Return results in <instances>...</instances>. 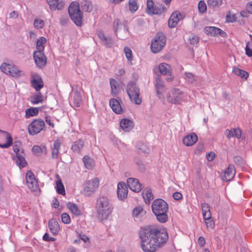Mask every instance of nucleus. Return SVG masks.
Here are the masks:
<instances>
[{
    "label": "nucleus",
    "mask_w": 252,
    "mask_h": 252,
    "mask_svg": "<svg viewBox=\"0 0 252 252\" xmlns=\"http://www.w3.org/2000/svg\"><path fill=\"white\" fill-rule=\"evenodd\" d=\"M141 245L144 252H155L157 248L161 247L168 239L166 228L154 226H147L139 232Z\"/></svg>",
    "instance_id": "f257e3e1"
},
{
    "label": "nucleus",
    "mask_w": 252,
    "mask_h": 252,
    "mask_svg": "<svg viewBox=\"0 0 252 252\" xmlns=\"http://www.w3.org/2000/svg\"><path fill=\"white\" fill-rule=\"evenodd\" d=\"M152 211L156 216L157 220L161 223L168 221L167 211L168 205L163 199L158 198L155 199L152 204Z\"/></svg>",
    "instance_id": "f03ea898"
},
{
    "label": "nucleus",
    "mask_w": 252,
    "mask_h": 252,
    "mask_svg": "<svg viewBox=\"0 0 252 252\" xmlns=\"http://www.w3.org/2000/svg\"><path fill=\"white\" fill-rule=\"evenodd\" d=\"M95 208L98 218L101 220L107 219L113 210L110 200L107 197L103 195L97 198Z\"/></svg>",
    "instance_id": "7ed1b4c3"
},
{
    "label": "nucleus",
    "mask_w": 252,
    "mask_h": 252,
    "mask_svg": "<svg viewBox=\"0 0 252 252\" xmlns=\"http://www.w3.org/2000/svg\"><path fill=\"white\" fill-rule=\"evenodd\" d=\"M126 92L132 102L137 105L141 104L142 99L140 88L136 82H129L126 85Z\"/></svg>",
    "instance_id": "20e7f679"
},
{
    "label": "nucleus",
    "mask_w": 252,
    "mask_h": 252,
    "mask_svg": "<svg viewBox=\"0 0 252 252\" xmlns=\"http://www.w3.org/2000/svg\"><path fill=\"white\" fill-rule=\"evenodd\" d=\"M68 13L71 19L76 26H82L83 14L80 10L78 2L74 1L71 3L68 7Z\"/></svg>",
    "instance_id": "39448f33"
},
{
    "label": "nucleus",
    "mask_w": 252,
    "mask_h": 252,
    "mask_svg": "<svg viewBox=\"0 0 252 252\" xmlns=\"http://www.w3.org/2000/svg\"><path fill=\"white\" fill-rule=\"evenodd\" d=\"M186 94L177 88L172 89L167 94V100L169 103L180 104L185 100Z\"/></svg>",
    "instance_id": "423d86ee"
},
{
    "label": "nucleus",
    "mask_w": 252,
    "mask_h": 252,
    "mask_svg": "<svg viewBox=\"0 0 252 252\" xmlns=\"http://www.w3.org/2000/svg\"><path fill=\"white\" fill-rule=\"evenodd\" d=\"M0 68L1 71L15 78H19L25 74L23 70L19 69L18 67L12 63H3L0 66Z\"/></svg>",
    "instance_id": "0eeeda50"
},
{
    "label": "nucleus",
    "mask_w": 252,
    "mask_h": 252,
    "mask_svg": "<svg viewBox=\"0 0 252 252\" xmlns=\"http://www.w3.org/2000/svg\"><path fill=\"white\" fill-rule=\"evenodd\" d=\"M166 41V37L162 32L157 33L151 42V51L154 53L159 52L165 45Z\"/></svg>",
    "instance_id": "6e6552de"
},
{
    "label": "nucleus",
    "mask_w": 252,
    "mask_h": 252,
    "mask_svg": "<svg viewBox=\"0 0 252 252\" xmlns=\"http://www.w3.org/2000/svg\"><path fill=\"white\" fill-rule=\"evenodd\" d=\"M155 1L156 4L155 3L154 0H147L146 11L148 14L160 15L166 11L164 5L159 4L157 0Z\"/></svg>",
    "instance_id": "1a4fd4ad"
},
{
    "label": "nucleus",
    "mask_w": 252,
    "mask_h": 252,
    "mask_svg": "<svg viewBox=\"0 0 252 252\" xmlns=\"http://www.w3.org/2000/svg\"><path fill=\"white\" fill-rule=\"evenodd\" d=\"M113 29L116 35L120 39L124 40L128 37V29L125 25L122 24L118 19L114 21Z\"/></svg>",
    "instance_id": "9d476101"
},
{
    "label": "nucleus",
    "mask_w": 252,
    "mask_h": 252,
    "mask_svg": "<svg viewBox=\"0 0 252 252\" xmlns=\"http://www.w3.org/2000/svg\"><path fill=\"white\" fill-rule=\"evenodd\" d=\"M42 130H45V125L41 119L34 120L28 127L29 133L31 135H36Z\"/></svg>",
    "instance_id": "9b49d317"
},
{
    "label": "nucleus",
    "mask_w": 252,
    "mask_h": 252,
    "mask_svg": "<svg viewBox=\"0 0 252 252\" xmlns=\"http://www.w3.org/2000/svg\"><path fill=\"white\" fill-rule=\"evenodd\" d=\"M99 186V180L94 178L87 182L84 186L83 193L86 196H90L93 194Z\"/></svg>",
    "instance_id": "f8f14e48"
},
{
    "label": "nucleus",
    "mask_w": 252,
    "mask_h": 252,
    "mask_svg": "<svg viewBox=\"0 0 252 252\" xmlns=\"http://www.w3.org/2000/svg\"><path fill=\"white\" fill-rule=\"evenodd\" d=\"M27 185L32 191H35L38 189V184L32 171H28L26 175Z\"/></svg>",
    "instance_id": "ddd939ff"
},
{
    "label": "nucleus",
    "mask_w": 252,
    "mask_h": 252,
    "mask_svg": "<svg viewBox=\"0 0 252 252\" xmlns=\"http://www.w3.org/2000/svg\"><path fill=\"white\" fill-rule=\"evenodd\" d=\"M12 142L11 135L8 132L0 129V147L7 148L12 145Z\"/></svg>",
    "instance_id": "4468645a"
},
{
    "label": "nucleus",
    "mask_w": 252,
    "mask_h": 252,
    "mask_svg": "<svg viewBox=\"0 0 252 252\" xmlns=\"http://www.w3.org/2000/svg\"><path fill=\"white\" fill-rule=\"evenodd\" d=\"M33 58L36 64L40 68H43L47 63V58L43 51H35L33 52Z\"/></svg>",
    "instance_id": "2eb2a0df"
},
{
    "label": "nucleus",
    "mask_w": 252,
    "mask_h": 252,
    "mask_svg": "<svg viewBox=\"0 0 252 252\" xmlns=\"http://www.w3.org/2000/svg\"><path fill=\"white\" fill-rule=\"evenodd\" d=\"M155 86L158 97L159 98H164L163 94L166 90V88L164 86L163 81L159 76H158L156 78Z\"/></svg>",
    "instance_id": "dca6fc26"
},
{
    "label": "nucleus",
    "mask_w": 252,
    "mask_h": 252,
    "mask_svg": "<svg viewBox=\"0 0 252 252\" xmlns=\"http://www.w3.org/2000/svg\"><path fill=\"white\" fill-rule=\"evenodd\" d=\"M204 32L207 35L213 36L220 35L222 37H225L226 35V32L220 29L212 26L205 27Z\"/></svg>",
    "instance_id": "f3484780"
},
{
    "label": "nucleus",
    "mask_w": 252,
    "mask_h": 252,
    "mask_svg": "<svg viewBox=\"0 0 252 252\" xmlns=\"http://www.w3.org/2000/svg\"><path fill=\"white\" fill-rule=\"evenodd\" d=\"M32 86L36 91H40L44 86V83L40 76L36 73L32 75L31 80Z\"/></svg>",
    "instance_id": "a211bd4d"
},
{
    "label": "nucleus",
    "mask_w": 252,
    "mask_h": 252,
    "mask_svg": "<svg viewBox=\"0 0 252 252\" xmlns=\"http://www.w3.org/2000/svg\"><path fill=\"white\" fill-rule=\"evenodd\" d=\"M183 17V15L179 12L177 11L173 12L168 20V26L170 28L175 27L178 22L182 20Z\"/></svg>",
    "instance_id": "6ab92c4d"
},
{
    "label": "nucleus",
    "mask_w": 252,
    "mask_h": 252,
    "mask_svg": "<svg viewBox=\"0 0 252 252\" xmlns=\"http://www.w3.org/2000/svg\"><path fill=\"white\" fill-rule=\"evenodd\" d=\"M126 182L129 188L133 191L139 192L142 189V185L137 179L129 178L127 179Z\"/></svg>",
    "instance_id": "aec40b11"
},
{
    "label": "nucleus",
    "mask_w": 252,
    "mask_h": 252,
    "mask_svg": "<svg viewBox=\"0 0 252 252\" xmlns=\"http://www.w3.org/2000/svg\"><path fill=\"white\" fill-rule=\"evenodd\" d=\"M128 189L125 182H120L117 185V195L120 199L123 200L127 196Z\"/></svg>",
    "instance_id": "412c9836"
},
{
    "label": "nucleus",
    "mask_w": 252,
    "mask_h": 252,
    "mask_svg": "<svg viewBox=\"0 0 252 252\" xmlns=\"http://www.w3.org/2000/svg\"><path fill=\"white\" fill-rule=\"evenodd\" d=\"M235 173L234 166L232 164L229 165L224 171L223 180L225 181H230L234 177Z\"/></svg>",
    "instance_id": "4be33fe9"
},
{
    "label": "nucleus",
    "mask_w": 252,
    "mask_h": 252,
    "mask_svg": "<svg viewBox=\"0 0 252 252\" xmlns=\"http://www.w3.org/2000/svg\"><path fill=\"white\" fill-rule=\"evenodd\" d=\"M109 105L116 114H121L123 113V109L120 102L117 99L111 98L109 100Z\"/></svg>",
    "instance_id": "5701e85b"
},
{
    "label": "nucleus",
    "mask_w": 252,
    "mask_h": 252,
    "mask_svg": "<svg viewBox=\"0 0 252 252\" xmlns=\"http://www.w3.org/2000/svg\"><path fill=\"white\" fill-rule=\"evenodd\" d=\"M198 140L197 135L194 133L186 136L183 140V143L187 146L194 145Z\"/></svg>",
    "instance_id": "b1692460"
},
{
    "label": "nucleus",
    "mask_w": 252,
    "mask_h": 252,
    "mask_svg": "<svg viewBox=\"0 0 252 252\" xmlns=\"http://www.w3.org/2000/svg\"><path fill=\"white\" fill-rule=\"evenodd\" d=\"M97 36L101 40L102 43L105 46L110 47L113 45V40L112 38L106 37L102 31H98Z\"/></svg>",
    "instance_id": "393cba45"
},
{
    "label": "nucleus",
    "mask_w": 252,
    "mask_h": 252,
    "mask_svg": "<svg viewBox=\"0 0 252 252\" xmlns=\"http://www.w3.org/2000/svg\"><path fill=\"white\" fill-rule=\"evenodd\" d=\"M51 10H61L64 5L63 1L59 2V0H47Z\"/></svg>",
    "instance_id": "a878e982"
},
{
    "label": "nucleus",
    "mask_w": 252,
    "mask_h": 252,
    "mask_svg": "<svg viewBox=\"0 0 252 252\" xmlns=\"http://www.w3.org/2000/svg\"><path fill=\"white\" fill-rule=\"evenodd\" d=\"M48 226L51 232L54 235H57L60 229L58 221L56 220L52 219L48 222Z\"/></svg>",
    "instance_id": "bb28decb"
},
{
    "label": "nucleus",
    "mask_w": 252,
    "mask_h": 252,
    "mask_svg": "<svg viewBox=\"0 0 252 252\" xmlns=\"http://www.w3.org/2000/svg\"><path fill=\"white\" fill-rule=\"evenodd\" d=\"M121 128L126 132H128L133 127L132 121L128 119H122L120 123Z\"/></svg>",
    "instance_id": "cd10ccee"
},
{
    "label": "nucleus",
    "mask_w": 252,
    "mask_h": 252,
    "mask_svg": "<svg viewBox=\"0 0 252 252\" xmlns=\"http://www.w3.org/2000/svg\"><path fill=\"white\" fill-rule=\"evenodd\" d=\"M14 159L15 160L16 164L20 168L25 167L27 164V162L24 158V153L22 150L20 154H18V155H16Z\"/></svg>",
    "instance_id": "c85d7f7f"
},
{
    "label": "nucleus",
    "mask_w": 252,
    "mask_h": 252,
    "mask_svg": "<svg viewBox=\"0 0 252 252\" xmlns=\"http://www.w3.org/2000/svg\"><path fill=\"white\" fill-rule=\"evenodd\" d=\"M84 146V142L82 139H78L72 143V151L76 153H80Z\"/></svg>",
    "instance_id": "c756f323"
},
{
    "label": "nucleus",
    "mask_w": 252,
    "mask_h": 252,
    "mask_svg": "<svg viewBox=\"0 0 252 252\" xmlns=\"http://www.w3.org/2000/svg\"><path fill=\"white\" fill-rule=\"evenodd\" d=\"M111 93L112 95H117L120 92V86L118 82L113 78L110 79Z\"/></svg>",
    "instance_id": "7c9ffc66"
},
{
    "label": "nucleus",
    "mask_w": 252,
    "mask_h": 252,
    "mask_svg": "<svg viewBox=\"0 0 252 252\" xmlns=\"http://www.w3.org/2000/svg\"><path fill=\"white\" fill-rule=\"evenodd\" d=\"M158 69L162 75H171L170 66L166 63H161L158 66Z\"/></svg>",
    "instance_id": "2f4dec72"
},
{
    "label": "nucleus",
    "mask_w": 252,
    "mask_h": 252,
    "mask_svg": "<svg viewBox=\"0 0 252 252\" xmlns=\"http://www.w3.org/2000/svg\"><path fill=\"white\" fill-rule=\"evenodd\" d=\"M62 143L59 139H57L54 143V147L52 152V157L53 158H57L59 150L60 149Z\"/></svg>",
    "instance_id": "473e14b6"
},
{
    "label": "nucleus",
    "mask_w": 252,
    "mask_h": 252,
    "mask_svg": "<svg viewBox=\"0 0 252 252\" xmlns=\"http://www.w3.org/2000/svg\"><path fill=\"white\" fill-rule=\"evenodd\" d=\"M67 208L74 215L79 216L81 215V212L76 204L69 202L66 204Z\"/></svg>",
    "instance_id": "72a5a7b5"
},
{
    "label": "nucleus",
    "mask_w": 252,
    "mask_h": 252,
    "mask_svg": "<svg viewBox=\"0 0 252 252\" xmlns=\"http://www.w3.org/2000/svg\"><path fill=\"white\" fill-rule=\"evenodd\" d=\"M81 7L82 10L87 12H91L93 6L92 2L89 0H83L80 3Z\"/></svg>",
    "instance_id": "f704fd0d"
},
{
    "label": "nucleus",
    "mask_w": 252,
    "mask_h": 252,
    "mask_svg": "<svg viewBox=\"0 0 252 252\" xmlns=\"http://www.w3.org/2000/svg\"><path fill=\"white\" fill-rule=\"evenodd\" d=\"M146 212L141 206H138L134 208L132 211V215L136 218H140L145 215Z\"/></svg>",
    "instance_id": "c9c22d12"
},
{
    "label": "nucleus",
    "mask_w": 252,
    "mask_h": 252,
    "mask_svg": "<svg viewBox=\"0 0 252 252\" xmlns=\"http://www.w3.org/2000/svg\"><path fill=\"white\" fill-rule=\"evenodd\" d=\"M142 194L145 202L147 204H149L150 203V200L154 199V195L150 189L144 190Z\"/></svg>",
    "instance_id": "e433bc0d"
},
{
    "label": "nucleus",
    "mask_w": 252,
    "mask_h": 252,
    "mask_svg": "<svg viewBox=\"0 0 252 252\" xmlns=\"http://www.w3.org/2000/svg\"><path fill=\"white\" fill-rule=\"evenodd\" d=\"M43 101V96L40 92L31 97V102L33 104L41 103Z\"/></svg>",
    "instance_id": "4c0bfd02"
},
{
    "label": "nucleus",
    "mask_w": 252,
    "mask_h": 252,
    "mask_svg": "<svg viewBox=\"0 0 252 252\" xmlns=\"http://www.w3.org/2000/svg\"><path fill=\"white\" fill-rule=\"evenodd\" d=\"M38 113V109L36 107H31L25 111V117L30 118L37 115Z\"/></svg>",
    "instance_id": "58836bf2"
},
{
    "label": "nucleus",
    "mask_w": 252,
    "mask_h": 252,
    "mask_svg": "<svg viewBox=\"0 0 252 252\" xmlns=\"http://www.w3.org/2000/svg\"><path fill=\"white\" fill-rule=\"evenodd\" d=\"M233 72L236 75L240 76L243 78L247 79L249 76L248 73L242 69H240L238 67H234L233 69Z\"/></svg>",
    "instance_id": "ea45409f"
},
{
    "label": "nucleus",
    "mask_w": 252,
    "mask_h": 252,
    "mask_svg": "<svg viewBox=\"0 0 252 252\" xmlns=\"http://www.w3.org/2000/svg\"><path fill=\"white\" fill-rule=\"evenodd\" d=\"M85 166L88 169H91L94 166L93 160L88 156H85L83 158Z\"/></svg>",
    "instance_id": "a19ab883"
},
{
    "label": "nucleus",
    "mask_w": 252,
    "mask_h": 252,
    "mask_svg": "<svg viewBox=\"0 0 252 252\" xmlns=\"http://www.w3.org/2000/svg\"><path fill=\"white\" fill-rule=\"evenodd\" d=\"M128 7L131 13H135L138 9L137 0H129Z\"/></svg>",
    "instance_id": "79ce46f5"
},
{
    "label": "nucleus",
    "mask_w": 252,
    "mask_h": 252,
    "mask_svg": "<svg viewBox=\"0 0 252 252\" xmlns=\"http://www.w3.org/2000/svg\"><path fill=\"white\" fill-rule=\"evenodd\" d=\"M32 152L34 154L40 156L42 153L46 152V148L45 146L41 147L38 145H35L32 148Z\"/></svg>",
    "instance_id": "37998d69"
},
{
    "label": "nucleus",
    "mask_w": 252,
    "mask_h": 252,
    "mask_svg": "<svg viewBox=\"0 0 252 252\" xmlns=\"http://www.w3.org/2000/svg\"><path fill=\"white\" fill-rule=\"evenodd\" d=\"M46 39L44 37H41L38 39L36 42V51H44V44L46 42Z\"/></svg>",
    "instance_id": "c03bdc74"
},
{
    "label": "nucleus",
    "mask_w": 252,
    "mask_h": 252,
    "mask_svg": "<svg viewBox=\"0 0 252 252\" xmlns=\"http://www.w3.org/2000/svg\"><path fill=\"white\" fill-rule=\"evenodd\" d=\"M201 206L203 218H205V217H209V215H211L210 210V206L207 203H203L201 204Z\"/></svg>",
    "instance_id": "a18cd8bd"
},
{
    "label": "nucleus",
    "mask_w": 252,
    "mask_h": 252,
    "mask_svg": "<svg viewBox=\"0 0 252 252\" xmlns=\"http://www.w3.org/2000/svg\"><path fill=\"white\" fill-rule=\"evenodd\" d=\"M222 3V0H207V4L209 8L219 7Z\"/></svg>",
    "instance_id": "49530a36"
},
{
    "label": "nucleus",
    "mask_w": 252,
    "mask_h": 252,
    "mask_svg": "<svg viewBox=\"0 0 252 252\" xmlns=\"http://www.w3.org/2000/svg\"><path fill=\"white\" fill-rule=\"evenodd\" d=\"M56 186H57V192L62 195L65 194V189L64 188V186L61 180H57L56 182Z\"/></svg>",
    "instance_id": "de8ad7c7"
},
{
    "label": "nucleus",
    "mask_w": 252,
    "mask_h": 252,
    "mask_svg": "<svg viewBox=\"0 0 252 252\" xmlns=\"http://www.w3.org/2000/svg\"><path fill=\"white\" fill-rule=\"evenodd\" d=\"M206 224V226L208 228L213 229L215 226V223L213 219L211 217V215H209L208 217H205V218H203Z\"/></svg>",
    "instance_id": "09e8293b"
},
{
    "label": "nucleus",
    "mask_w": 252,
    "mask_h": 252,
    "mask_svg": "<svg viewBox=\"0 0 252 252\" xmlns=\"http://www.w3.org/2000/svg\"><path fill=\"white\" fill-rule=\"evenodd\" d=\"M21 145L22 143L20 141H16L14 142L13 148L16 155L20 154L22 150L23 151V150L21 148Z\"/></svg>",
    "instance_id": "8fccbe9b"
},
{
    "label": "nucleus",
    "mask_w": 252,
    "mask_h": 252,
    "mask_svg": "<svg viewBox=\"0 0 252 252\" xmlns=\"http://www.w3.org/2000/svg\"><path fill=\"white\" fill-rule=\"evenodd\" d=\"M198 11L200 13H204L207 10V5L204 0H200L198 5Z\"/></svg>",
    "instance_id": "3c124183"
},
{
    "label": "nucleus",
    "mask_w": 252,
    "mask_h": 252,
    "mask_svg": "<svg viewBox=\"0 0 252 252\" xmlns=\"http://www.w3.org/2000/svg\"><path fill=\"white\" fill-rule=\"evenodd\" d=\"M44 26V22L40 19H35L34 20V26L37 29H40L43 28Z\"/></svg>",
    "instance_id": "603ef678"
},
{
    "label": "nucleus",
    "mask_w": 252,
    "mask_h": 252,
    "mask_svg": "<svg viewBox=\"0 0 252 252\" xmlns=\"http://www.w3.org/2000/svg\"><path fill=\"white\" fill-rule=\"evenodd\" d=\"M81 102V96L78 94H76L73 98V104L74 106L78 107Z\"/></svg>",
    "instance_id": "864d4df0"
},
{
    "label": "nucleus",
    "mask_w": 252,
    "mask_h": 252,
    "mask_svg": "<svg viewBox=\"0 0 252 252\" xmlns=\"http://www.w3.org/2000/svg\"><path fill=\"white\" fill-rule=\"evenodd\" d=\"M62 221L65 224H68L70 222V218L67 213H63L61 215Z\"/></svg>",
    "instance_id": "5fc2aeb1"
},
{
    "label": "nucleus",
    "mask_w": 252,
    "mask_h": 252,
    "mask_svg": "<svg viewBox=\"0 0 252 252\" xmlns=\"http://www.w3.org/2000/svg\"><path fill=\"white\" fill-rule=\"evenodd\" d=\"M138 153L139 154L145 153H147L148 151V148L147 146L144 144H139L138 146Z\"/></svg>",
    "instance_id": "6e6d98bb"
},
{
    "label": "nucleus",
    "mask_w": 252,
    "mask_h": 252,
    "mask_svg": "<svg viewBox=\"0 0 252 252\" xmlns=\"http://www.w3.org/2000/svg\"><path fill=\"white\" fill-rule=\"evenodd\" d=\"M124 51L126 56V58L129 61L132 60L133 57L132 55V52L131 49L128 47H125L124 48Z\"/></svg>",
    "instance_id": "4d7b16f0"
},
{
    "label": "nucleus",
    "mask_w": 252,
    "mask_h": 252,
    "mask_svg": "<svg viewBox=\"0 0 252 252\" xmlns=\"http://www.w3.org/2000/svg\"><path fill=\"white\" fill-rule=\"evenodd\" d=\"M185 74V79L189 82H192L194 80V75L190 72H186Z\"/></svg>",
    "instance_id": "13d9d810"
},
{
    "label": "nucleus",
    "mask_w": 252,
    "mask_h": 252,
    "mask_svg": "<svg viewBox=\"0 0 252 252\" xmlns=\"http://www.w3.org/2000/svg\"><path fill=\"white\" fill-rule=\"evenodd\" d=\"M69 22V18L66 15L62 16L60 19V24L62 26H65Z\"/></svg>",
    "instance_id": "bf43d9fd"
},
{
    "label": "nucleus",
    "mask_w": 252,
    "mask_h": 252,
    "mask_svg": "<svg viewBox=\"0 0 252 252\" xmlns=\"http://www.w3.org/2000/svg\"><path fill=\"white\" fill-rule=\"evenodd\" d=\"M225 134L228 139L234 137L233 128H231V129H226L225 131Z\"/></svg>",
    "instance_id": "052dcab7"
},
{
    "label": "nucleus",
    "mask_w": 252,
    "mask_h": 252,
    "mask_svg": "<svg viewBox=\"0 0 252 252\" xmlns=\"http://www.w3.org/2000/svg\"><path fill=\"white\" fill-rule=\"evenodd\" d=\"M234 137H236L237 138H240L241 136V131L240 128H233Z\"/></svg>",
    "instance_id": "680f3d73"
},
{
    "label": "nucleus",
    "mask_w": 252,
    "mask_h": 252,
    "mask_svg": "<svg viewBox=\"0 0 252 252\" xmlns=\"http://www.w3.org/2000/svg\"><path fill=\"white\" fill-rule=\"evenodd\" d=\"M189 41L191 44H197L199 41V37L197 35H192L190 37Z\"/></svg>",
    "instance_id": "e2e57ef3"
},
{
    "label": "nucleus",
    "mask_w": 252,
    "mask_h": 252,
    "mask_svg": "<svg viewBox=\"0 0 252 252\" xmlns=\"http://www.w3.org/2000/svg\"><path fill=\"white\" fill-rule=\"evenodd\" d=\"M234 161L237 165H241L243 162V159L239 156H235L234 158Z\"/></svg>",
    "instance_id": "0e129e2a"
},
{
    "label": "nucleus",
    "mask_w": 252,
    "mask_h": 252,
    "mask_svg": "<svg viewBox=\"0 0 252 252\" xmlns=\"http://www.w3.org/2000/svg\"><path fill=\"white\" fill-rule=\"evenodd\" d=\"M182 197V194L180 192H175L173 194V197L176 200H180Z\"/></svg>",
    "instance_id": "69168bd1"
},
{
    "label": "nucleus",
    "mask_w": 252,
    "mask_h": 252,
    "mask_svg": "<svg viewBox=\"0 0 252 252\" xmlns=\"http://www.w3.org/2000/svg\"><path fill=\"white\" fill-rule=\"evenodd\" d=\"M246 8L248 12L252 14V1L247 4Z\"/></svg>",
    "instance_id": "338daca9"
},
{
    "label": "nucleus",
    "mask_w": 252,
    "mask_h": 252,
    "mask_svg": "<svg viewBox=\"0 0 252 252\" xmlns=\"http://www.w3.org/2000/svg\"><path fill=\"white\" fill-rule=\"evenodd\" d=\"M246 50V54L249 57H251L252 56V49L248 47V44H247V46L245 48Z\"/></svg>",
    "instance_id": "774afa93"
}]
</instances>
